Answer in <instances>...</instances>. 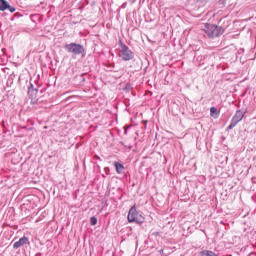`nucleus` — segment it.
Masks as SVG:
<instances>
[{"instance_id":"bb28decb","label":"nucleus","mask_w":256,"mask_h":256,"mask_svg":"<svg viewBox=\"0 0 256 256\" xmlns=\"http://www.w3.org/2000/svg\"><path fill=\"white\" fill-rule=\"evenodd\" d=\"M125 147H127L128 149H133L132 145H128V146H125Z\"/></svg>"},{"instance_id":"c85d7f7f","label":"nucleus","mask_w":256,"mask_h":256,"mask_svg":"<svg viewBox=\"0 0 256 256\" xmlns=\"http://www.w3.org/2000/svg\"><path fill=\"white\" fill-rule=\"evenodd\" d=\"M145 127H147V122H145Z\"/></svg>"},{"instance_id":"ddd939ff","label":"nucleus","mask_w":256,"mask_h":256,"mask_svg":"<svg viewBox=\"0 0 256 256\" xmlns=\"http://www.w3.org/2000/svg\"><path fill=\"white\" fill-rule=\"evenodd\" d=\"M90 225H92V227H95V225H97V217L92 216L90 218Z\"/></svg>"},{"instance_id":"f8f14e48","label":"nucleus","mask_w":256,"mask_h":256,"mask_svg":"<svg viewBox=\"0 0 256 256\" xmlns=\"http://www.w3.org/2000/svg\"><path fill=\"white\" fill-rule=\"evenodd\" d=\"M21 17H23V13L16 12L11 18V21H15V19H21Z\"/></svg>"},{"instance_id":"1a4fd4ad","label":"nucleus","mask_w":256,"mask_h":256,"mask_svg":"<svg viewBox=\"0 0 256 256\" xmlns=\"http://www.w3.org/2000/svg\"><path fill=\"white\" fill-rule=\"evenodd\" d=\"M219 110L215 106H212L210 108V117H213L214 119H217L219 117Z\"/></svg>"},{"instance_id":"b1692460","label":"nucleus","mask_w":256,"mask_h":256,"mask_svg":"<svg viewBox=\"0 0 256 256\" xmlns=\"http://www.w3.org/2000/svg\"><path fill=\"white\" fill-rule=\"evenodd\" d=\"M137 0H128V2L133 5V3H135Z\"/></svg>"},{"instance_id":"c756f323","label":"nucleus","mask_w":256,"mask_h":256,"mask_svg":"<svg viewBox=\"0 0 256 256\" xmlns=\"http://www.w3.org/2000/svg\"><path fill=\"white\" fill-rule=\"evenodd\" d=\"M102 177H105V175H104V174H102Z\"/></svg>"},{"instance_id":"7ed1b4c3","label":"nucleus","mask_w":256,"mask_h":256,"mask_svg":"<svg viewBox=\"0 0 256 256\" xmlns=\"http://www.w3.org/2000/svg\"><path fill=\"white\" fill-rule=\"evenodd\" d=\"M128 223H136L137 225H143L145 223V217L137 211V206L133 205L128 212Z\"/></svg>"},{"instance_id":"9b49d317","label":"nucleus","mask_w":256,"mask_h":256,"mask_svg":"<svg viewBox=\"0 0 256 256\" xmlns=\"http://www.w3.org/2000/svg\"><path fill=\"white\" fill-rule=\"evenodd\" d=\"M200 256H217V254L211 250H202Z\"/></svg>"},{"instance_id":"9d476101","label":"nucleus","mask_w":256,"mask_h":256,"mask_svg":"<svg viewBox=\"0 0 256 256\" xmlns=\"http://www.w3.org/2000/svg\"><path fill=\"white\" fill-rule=\"evenodd\" d=\"M9 5L7 0H0V11H7Z\"/></svg>"},{"instance_id":"f03ea898","label":"nucleus","mask_w":256,"mask_h":256,"mask_svg":"<svg viewBox=\"0 0 256 256\" xmlns=\"http://www.w3.org/2000/svg\"><path fill=\"white\" fill-rule=\"evenodd\" d=\"M118 45L120 47L118 57H120L122 61H133V59H135V52L129 49V46L123 43V40L119 39Z\"/></svg>"},{"instance_id":"a878e982","label":"nucleus","mask_w":256,"mask_h":256,"mask_svg":"<svg viewBox=\"0 0 256 256\" xmlns=\"http://www.w3.org/2000/svg\"><path fill=\"white\" fill-rule=\"evenodd\" d=\"M34 256H43L41 252H37Z\"/></svg>"},{"instance_id":"6ab92c4d","label":"nucleus","mask_w":256,"mask_h":256,"mask_svg":"<svg viewBox=\"0 0 256 256\" xmlns=\"http://www.w3.org/2000/svg\"><path fill=\"white\" fill-rule=\"evenodd\" d=\"M109 171H111V169L109 167L104 168V172L106 173V175H109Z\"/></svg>"},{"instance_id":"4be33fe9","label":"nucleus","mask_w":256,"mask_h":256,"mask_svg":"<svg viewBox=\"0 0 256 256\" xmlns=\"http://www.w3.org/2000/svg\"><path fill=\"white\" fill-rule=\"evenodd\" d=\"M30 89H37V88H35V86L33 85V83H30V87H28V91H30Z\"/></svg>"},{"instance_id":"4468645a","label":"nucleus","mask_w":256,"mask_h":256,"mask_svg":"<svg viewBox=\"0 0 256 256\" xmlns=\"http://www.w3.org/2000/svg\"><path fill=\"white\" fill-rule=\"evenodd\" d=\"M131 89H133V86H131V84H126L123 91H125V93H129Z\"/></svg>"},{"instance_id":"f3484780","label":"nucleus","mask_w":256,"mask_h":256,"mask_svg":"<svg viewBox=\"0 0 256 256\" xmlns=\"http://www.w3.org/2000/svg\"><path fill=\"white\" fill-rule=\"evenodd\" d=\"M238 55H244L245 54V48H239L237 50Z\"/></svg>"},{"instance_id":"39448f33","label":"nucleus","mask_w":256,"mask_h":256,"mask_svg":"<svg viewBox=\"0 0 256 256\" xmlns=\"http://www.w3.org/2000/svg\"><path fill=\"white\" fill-rule=\"evenodd\" d=\"M247 113V111H241V110H236L234 116L232 117L230 124L228 125V127L226 128V131H231V129H235V127H237V125H239V123H241V121H243V118L245 117V114Z\"/></svg>"},{"instance_id":"412c9836","label":"nucleus","mask_w":256,"mask_h":256,"mask_svg":"<svg viewBox=\"0 0 256 256\" xmlns=\"http://www.w3.org/2000/svg\"><path fill=\"white\" fill-rule=\"evenodd\" d=\"M121 9H127V2H124V3L121 5Z\"/></svg>"},{"instance_id":"aec40b11","label":"nucleus","mask_w":256,"mask_h":256,"mask_svg":"<svg viewBox=\"0 0 256 256\" xmlns=\"http://www.w3.org/2000/svg\"><path fill=\"white\" fill-rule=\"evenodd\" d=\"M13 85V80L11 79V77L8 78V81H7V85Z\"/></svg>"},{"instance_id":"dca6fc26","label":"nucleus","mask_w":256,"mask_h":256,"mask_svg":"<svg viewBox=\"0 0 256 256\" xmlns=\"http://www.w3.org/2000/svg\"><path fill=\"white\" fill-rule=\"evenodd\" d=\"M7 10L10 11V13H15V11H17V9L11 6V4H9V7L7 8Z\"/></svg>"},{"instance_id":"f257e3e1","label":"nucleus","mask_w":256,"mask_h":256,"mask_svg":"<svg viewBox=\"0 0 256 256\" xmlns=\"http://www.w3.org/2000/svg\"><path fill=\"white\" fill-rule=\"evenodd\" d=\"M231 25V20L224 21L221 26L217 24L205 23L202 25V31L206 39H217L221 37L225 30Z\"/></svg>"},{"instance_id":"0eeeda50","label":"nucleus","mask_w":256,"mask_h":256,"mask_svg":"<svg viewBox=\"0 0 256 256\" xmlns=\"http://www.w3.org/2000/svg\"><path fill=\"white\" fill-rule=\"evenodd\" d=\"M39 93V89H30L28 90V97L31 99V103H37V94Z\"/></svg>"},{"instance_id":"2eb2a0df","label":"nucleus","mask_w":256,"mask_h":256,"mask_svg":"<svg viewBox=\"0 0 256 256\" xmlns=\"http://www.w3.org/2000/svg\"><path fill=\"white\" fill-rule=\"evenodd\" d=\"M227 1L229 0H218V6L223 8L225 5H227Z\"/></svg>"},{"instance_id":"6e6552de","label":"nucleus","mask_w":256,"mask_h":256,"mask_svg":"<svg viewBox=\"0 0 256 256\" xmlns=\"http://www.w3.org/2000/svg\"><path fill=\"white\" fill-rule=\"evenodd\" d=\"M114 167H115L116 173H118V175H121V173H123V171H125V166L121 162H117V161L114 162Z\"/></svg>"},{"instance_id":"5701e85b","label":"nucleus","mask_w":256,"mask_h":256,"mask_svg":"<svg viewBox=\"0 0 256 256\" xmlns=\"http://www.w3.org/2000/svg\"><path fill=\"white\" fill-rule=\"evenodd\" d=\"M94 159H97L98 161H101V157L99 155H95Z\"/></svg>"},{"instance_id":"20e7f679","label":"nucleus","mask_w":256,"mask_h":256,"mask_svg":"<svg viewBox=\"0 0 256 256\" xmlns=\"http://www.w3.org/2000/svg\"><path fill=\"white\" fill-rule=\"evenodd\" d=\"M64 49L72 55H81L82 57H85V55H87V52H85V46H83V44L71 42L69 44H66L64 46Z\"/></svg>"},{"instance_id":"a211bd4d","label":"nucleus","mask_w":256,"mask_h":256,"mask_svg":"<svg viewBox=\"0 0 256 256\" xmlns=\"http://www.w3.org/2000/svg\"><path fill=\"white\" fill-rule=\"evenodd\" d=\"M81 83H85V74L80 75Z\"/></svg>"},{"instance_id":"423d86ee","label":"nucleus","mask_w":256,"mask_h":256,"mask_svg":"<svg viewBox=\"0 0 256 256\" xmlns=\"http://www.w3.org/2000/svg\"><path fill=\"white\" fill-rule=\"evenodd\" d=\"M25 245H31V241H29V237L22 236L18 241L14 242L13 249L17 250L20 249V247H25Z\"/></svg>"},{"instance_id":"393cba45","label":"nucleus","mask_w":256,"mask_h":256,"mask_svg":"<svg viewBox=\"0 0 256 256\" xmlns=\"http://www.w3.org/2000/svg\"><path fill=\"white\" fill-rule=\"evenodd\" d=\"M24 129H27V131H32L33 127L27 128V126H25Z\"/></svg>"},{"instance_id":"cd10ccee","label":"nucleus","mask_w":256,"mask_h":256,"mask_svg":"<svg viewBox=\"0 0 256 256\" xmlns=\"http://www.w3.org/2000/svg\"><path fill=\"white\" fill-rule=\"evenodd\" d=\"M159 253H163V249H161V250L159 251Z\"/></svg>"}]
</instances>
